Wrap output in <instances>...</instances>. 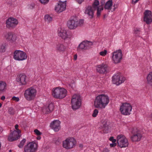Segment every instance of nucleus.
<instances>
[{"label": "nucleus", "instance_id": "obj_17", "mask_svg": "<svg viewBox=\"0 0 152 152\" xmlns=\"http://www.w3.org/2000/svg\"><path fill=\"white\" fill-rule=\"evenodd\" d=\"M144 21L147 24H149L152 22V15L151 12L149 10H146L144 13Z\"/></svg>", "mask_w": 152, "mask_h": 152}, {"label": "nucleus", "instance_id": "obj_8", "mask_svg": "<svg viewBox=\"0 0 152 152\" xmlns=\"http://www.w3.org/2000/svg\"><path fill=\"white\" fill-rule=\"evenodd\" d=\"M76 143L75 140L72 137H68L63 141V147L66 149H69L75 146Z\"/></svg>", "mask_w": 152, "mask_h": 152}, {"label": "nucleus", "instance_id": "obj_38", "mask_svg": "<svg viewBox=\"0 0 152 152\" xmlns=\"http://www.w3.org/2000/svg\"><path fill=\"white\" fill-rule=\"evenodd\" d=\"M26 142V140L25 139H23L21 141L19 144L18 145V146L20 148H22L25 144Z\"/></svg>", "mask_w": 152, "mask_h": 152}, {"label": "nucleus", "instance_id": "obj_5", "mask_svg": "<svg viewBox=\"0 0 152 152\" xmlns=\"http://www.w3.org/2000/svg\"><path fill=\"white\" fill-rule=\"evenodd\" d=\"M123 54L120 49L116 50L111 53V58L113 63L117 64L120 63L122 59Z\"/></svg>", "mask_w": 152, "mask_h": 152}, {"label": "nucleus", "instance_id": "obj_36", "mask_svg": "<svg viewBox=\"0 0 152 152\" xmlns=\"http://www.w3.org/2000/svg\"><path fill=\"white\" fill-rule=\"evenodd\" d=\"M107 51L106 50H102L99 53V55L102 57L105 56L107 55Z\"/></svg>", "mask_w": 152, "mask_h": 152}, {"label": "nucleus", "instance_id": "obj_35", "mask_svg": "<svg viewBox=\"0 0 152 152\" xmlns=\"http://www.w3.org/2000/svg\"><path fill=\"white\" fill-rule=\"evenodd\" d=\"M86 47V49L90 48L91 46L92 45L93 43L92 42L89 41H84Z\"/></svg>", "mask_w": 152, "mask_h": 152}, {"label": "nucleus", "instance_id": "obj_18", "mask_svg": "<svg viewBox=\"0 0 152 152\" xmlns=\"http://www.w3.org/2000/svg\"><path fill=\"white\" fill-rule=\"evenodd\" d=\"M66 1H59L56 7L55 10L56 12H61L64 11L66 9Z\"/></svg>", "mask_w": 152, "mask_h": 152}, {"label": "nucleus", "instance_id": "obj_31", "mask_svg": "<svg viewBox=\"0 0 152 152\" xmlns=\"http://www.w3.org/2000/svg\"><path fill=\"white\" fill-rule=\"evenodd\" d=\"M52 18L48 15H46L44 16V20L46 22L49 23L52 20Z\"/></svg>", "mask_w": 152, "mask_h": 152}, {"label": "nucleus", "instance_id": "obj_14", "mask_svg": "<svg viewBox=\"0 0 152 152\" xmlns=\"http://www.w3.org/2000/svg\"><path fill=\"white\" fill-rule=\"evenodd\" d=\"M142 137V134L140 131L136 129L132 132V135L131 137V139L133 142H137L141 140Z\"/></svg>", "mask_w": 152, "mask_h": 152}, {"label": "nucleus", "instance_id": "obj_21", "mask_svg": "<svg viewBox=\"0 0 152 152\" xmlns=\"http://www.w3.org/2000/svg\"><path fill=\"white\" fill-rule=\"evenodd\" d=\"M55 49L59 52L64 53L66 51V47L63 43L58 42L56 45Z\"/></svg>", "mask_w": 152, "mask_h": 152}, {"label": "nucleus", "instance_id": "obj_40", "mask_svg": "<svg viewBox=\"0 0 152 152\" xmlns=\"http://www.w3.org/2000/svg\"><path fill=\"white\" fill-rule=\"evenodd\" d=\"M8 112L10 114L13 115L15 113V111L12 108L10 107L9 108Z\"/></svg>", "mask_w": 152, "mask_h": 152}, {"label": "nucleus", "instance_id": "obj_44", "mask_svg": "<svg viewBox=\"0 0 152 152\" xmlns=\"http://www.w3.org/2000/svg\"><path fill=\"white\" fill-rule=\"evenodd\" d=\"M39 1L42 4H45L48 2L49 0H39Z\"/></svg>", "mask_w": 152, "mask_h": 152}, {"label": "nucleus", "instance_id": "obj_34", "mask_svg": "<svg viewBox=\"0 0 152 152\" xmlns=\"http://www.w3.org/2000/svg\"><path fill=\"white\" fill-rule=\"evenodd\" d=\"M85 43L84 41L80 43L78 46V49H86V47Z\"/></svg>", "mask_w": 152, "mask_h": 152}, {"label": "nucleus", "instance_id": "obj_52", "mask_svg": "<svg viewBox=\"0 0 152 152\" xmlns=\"http://www.w3.org/2000/svg\"><path fill=\"white\" fill-rule=\"evenodd\" d=\"M5 99V97L4 96H2L1 98V100H4Z\"/></svg>", "mask_w": 152, "mask_h": 152}, {"label": "nucleus", "instance_id": "obj_37", "mask_svg": "<svg viewBox=\"0 0 152 152\" xmlns=\"http://www.w3.org/2000/svg\"><path fill=\"white\" fill-rule=\"evenodd\" d=\"M140 33V29L136 28L134 30V34L135 36H139Z\"/></svg>", "mask_w": 152, "mask_h": 152}, {"label": "nucleus", "instance_id": "obj_42", "mask_svg": "<svg viewBox=\"0 0 152 152\" xmlns=\"http://www.w3.org/2000/svg\"><path fill=\"white\" fill-rule=\"evenodd\" d=\"M12 99L13 101L16 102H18L19 101V98L18 97H16L15 96H13Z\"/></svg>", "mask_w": 152, "mask_h": 152}, {"label": "nucleus", "instance_id": "obj_53", "mask_svg": "<svg viewBox=\"0 0 152 152\" xmlns=\"http://www.w3.org/2000/svg\"><path fill=\"white\" fill-rule=\"evenodd\" d=\"M104 0H102V1H101L100 2V3H101V6H102V5L104 4Z\"/></svg>", "mask_w": 152, "mask_h": 152}, {"label": "nucleus", "instance_id": "obj_57", "mask_svg": "<svg viewBox=\"0 0 152 152\" xmlns=\"http://www.w3.org/2000/svg\"><path fill=\"white\" fill-rule=\"evenodd\" d=\"M150 118L152 120V113L150 115Z\"/></svg>", "mask_w": 152, "mask_h": 152}, {"label": "nucleus", "instance_id": "obj_12", "mask_svg": "<svg viewBox=\"0 0 152 152\" xmlns=\"http://www.w3.org/2000/svg\"><path fill=\"white\" fill-rule=\"evenodd\" d=\"M125 80V77L120 73L115 74L112 77L113 82L117 86L124 83Z\"/></svg>", "mask_w": 152, "mask_h": 152}, {"label": "nucleus", "instance_id": "obj_46", "mask_svg": "<svg viewBox=\"0 0 152 152\" xmlns=\"http://www.w3.org/2000/svg\"><path fill=\"white\" fill-rule=\"evenodd\" d=\"M109 140L110 141H112V143L115 142H116V140L115 139H114L113 137H110L109 139Z\"/></svg>", "mask_w": 152, "mask_h": 152}, {"label": "nucleus", "instance_id": "obj_39", "mask_svg": "<svg viewBox=\"0 0 152 152\" xmlns=\"http://www.w3.org/2000/svg\"><path fill=\"white\" fill-rule=\"evenodd\" d=\"M99 113V111L97 109H94L93 112L92 114V116L93 117H96Z\"/></svg>", "mask_w": 152, "mask_h": 152}, {"label": "nucleus", "instance_id": "obj_19", "mask_svg": "<svg viewBox=\"0 0 152 152\" xmlns=\"http://www.w3.org/2000/svg\"><path fill=\"white\" fill-rule=\"evenodd\" d=\"M67 26L70 29H75L78 26V21L74 19L69 20L67 22Z\"/></svg>", "mask_w": 152, "mask_h": 152}, {"label": "nucleus", "instance_id": "obj_13", "mask_svg": "<svg viewBox=\"0 0 152 152\" xmlns=\"http://www.w3.org/2000/svg\"><path fill=\"white\" fill-rule=\"evenodd\" d=\"M18 23V20L12 17H10L7 20L6 22V27L8 28H13Z\"/></svg>", "mask_w": 152, "mask_h": 152}, {"label": "nucleus", "instance_id": "obj_25", "mask_svg": "<svg viewBox=\"0 0 152 152\" xmlns=\"http://www.w3.org/2000/svg\"><path fill=\"white\" fill-rule=\"evenodd\" d=\"M109 124V122L107 119H104L102 120L101 126L103 130H105V132L108 129Z\"/></svg>", "mask_w": 152, "mask_h": 152}, {"label": "nucleus", "instance_id": "obj_56", "mask_svg": "<svg viewBox=\"0 0 152 152\" xmlns=\"http://www.w3.org/2000/svg\"><path fill=\"white\" fill-rule=\"evenodd\" d=\"M41 137L39 136H38L37 137V139L38 140H39L41 139Z\"/></svg>", "mask_w": 152, "mask_h": 152}, {"label": "nucleus", "instance_id": "obj_51", "mask_svg": "<svg viewBox=\"0 0 152 152\" xmlns=\"http://www.w3.org/2000/svg\"><path fill=\"white\" fill-rule=\"evenodd\" d=\"M76 1L79 4H81L83 1V0H76Z\"/></svg>", "mask_w": 152, "mask_h": 152}, {"label": "nucleus", "instance_id": "obj_62", "mask_svg": "<svg viewBox=\"0 0 152 152\" xmlns=\"http://www.w3.org/2000/svg\"><path fill=\"white\" fill-rule=\"evenodd\" d=\"M115 8H114V9L113 10H112V11H114V10H115Z\"/></svg>", "mask_w": 152, "mask_h": 152}, {"label": "nucleus", "instance_id": "obj_16", "mask_svg": "<svg viewBox=\"0 0 152 152\" xmlns=\"http://www.w3.org/2000/svg\"><path fill=\"white\" fill-rule=\"evenodd\" d=\"M27 78L25 75L20 74L16 78V81L20 85H25L27 82Z\"/></svg>", "mask_w": 152, "mask_h": 152}, {"label": "nucleus", "instance_id": "obj_4", "mask_svg": "<svg viewBox=\"0 0 152 152\" xmlns=\"http://www.w3.org/2000/svg\"><path fill=\"white\" fill-rule=\"evenodd\" d=\"M82 100L80 95L77 94H73L71 100V107L72 109L76 110L79 109L81 105Z\"/></svg>", "mask_w": 152, "mask_h": 152}, {"label": "nucleus", "instance_id": "obj_54", "mask_svg": "<svg viewBox=\"0 0 152 152\" xmlns=\"http://www.w3.org/2000/svg\"><path fill=\"white\" fill-rule=\"evenodd\" d=\"M19 127V126L18 124H16L15 126V129H18V127Z\"/></svg>", "mask_w": 152, "mask_h": 152}, {"label": "nucleus", "instance_id": "obj_22", "mask_svg": "<svg viewBox=\"0 0 152 152\" xmlns=\"http://www.w3.org/2000/svg\"><path fill=\"white\" fill-rule=\"evenodd\" d=\"M54 108V106L53 104H50L48 105L44 106L42 109V111L45 114H48L52 111Z\"/></svg>", "mask_w": 152, "mask_h": 152}, {"label": "nucleus", "instance_id": "obj_50", "mask_svg": "<svg viewBox=\"0 0 152 152\" xmlns=\"http://www.w3.org/2000/svg\"><path fill=\"white\" fill-rule=\"evenodd\" d=\"M102 152H109V150L108 149L105 148L103 149Z\"/></svg>", "mask_w": 152, "mask_h": 152}, {"label": "nucleus", "instance_id": "obj_32", "mask_svg": "<svg viewBox=\"0 0 152 152\" xmlns=\"http://www.w3.org/2000/svg\"><path fill=\"white\" fill-rule=\"evenodd\" d=\"M99 1L98 0H95L92 4L93 8L96 10L99 6Z\"/></svg>", "mask_w": 152, "mask_h": 152}, {"label": "nucleus", "instance_id": "obj_26", "mask_svg": "<svg viewBox=\"0 0 152 152\" xmlns=\"http://www.w3.org/2000/svg\"><path fill=\"white\" fill-rule=\"evenodd\" d=\"M7 89V84L4 81H0V93L5 92Z\"/></svg>", "mask_w": 152, "mask_h": 152}, {"label": "nucleus", "instance_id": "obj_27", "mask_svg": "<svg viewBox=\"0 0 152 152\" xmlns=\"http://www.w3.org/2000/svg\"><path fill=\"white\" fill-rule=\"evenodd\" d=\"M146 79L147 83L152 86V71L149 72L147 75Z\"/></svg>", "mask_w": 152, "mask_h": 152}, {"label": "nucleus", "instance_id": "obj_9", "mask_svg": "<svg viewBox=\"0 0 152 152\" xmlns=\"http://www.w3.org/2000/svg\"><path fill=\"white\" fill-rule=\"evenodd\" d=\"M117 142L118 146L121 148L127 147L129 145L127 139L123 134L118 135L117 137Z\"/></svg>", "mask_w": 152, "mask_h": 152}, {"label": "nucleus", "instance_id": "obj_47", "mask_svg": "<svg viewBox=\"0 0 152 152\" xmlns=\"http://www.w3.org/2000/svg\"><path fill=\"white\" fill-rule=\"evenodd\" d=\"M116 144H117L116 143V142H113V143H112L110 144V146L111 147H114L116 146Z\"/></svg>", "mask_w": 152, "mask_h": 152}, {"label": "nucleus", "instance_id": "obj_41", "mask_svg": "<svg viewBox=\"0 0 152 152\" xmlns=\"http://www.w3.org/2000/svg\"><path fill=\"white\" fill-rule=\"evenodd\" d=\"M34 132L37 135H40L42 134V133L37 129H35L34 131Z\"/></svg>", "mask_w": 152, "mask_h": 152}, {"label": "nucleus", "instance_id": "obj_60", "mask_svg": "<svg viewBox=\"0 0 152 152\" xmlns=\"http://www.w3.org/2000/svg\"><path fill=\"white\" fill-rule=\"evenodd\" d=\"M12 151L11 150H9V152H12Z\"/></svg>", "mask_w": 152, "mask_h": 152}, {"label": "nucleus", "instance_id": "obj_30", "mask_svg": "<svg viewBox=\"0 0 152 152\" xmlns=\"http://www.w3.org/2000/svg\"><path fill=\"white\" fill-rule=\"evenodd\" d=\"M17 41H18L17 37L12 34L9 42L11 43H16Z\"/></svg>", "mask_w": 152, "mask_h": 152}, {"label": "nucleus", "instance_id": "obj_6", "mask_svg": "<svg viewBox=\"0 0 152 152\" xmlns=\"http://www.w3.org/2000/svg\"><path fill=\"white\" fill-rule=\"evenodd\" d=\"M132 109V105L129 103L125 102L122 104L120 107L119 110L122 115H129L131 114Z\"/></svg>", "mask_w": 152, "mask_h": 152}, {"label": "nucleus", "instance_id": "obj_20", "mask_svg": "<svg viewBox=\"0 0 152 152\" xmlns=\"http://www.w3.org/2000/svg\"><path fill=\"white\" fill-rule=\"evenodd\" d=\"M60 122L58 120H55L52 122L50 127L55 132H58L61 128Z\"/></svg>", "mask_w": 152, "mask_h": 152}, {"label": "nucleus", "instance_id": "obj_43", "mask_svg": "<svg viewBox=\"0 0 152 152\" xmlns=\"http://www.w3.org/2000/svg\"><path fill=\"white\" fill-rule=\"evenodd\" d=\"M84 23V20H80L78 21V26H81L83 25Z\"/></svg>", "mask_w": 152, "mask_h": 152}, {"label": "nucleus", "instance_id": "obj_61", "mask_svg": "<svg viewBox=\"0 0 152 152\" xmlns=\"http://www.w3.org/2000/svg\"><path fill=\"white\" fill-rule=\"evenodd\" d=\"M1 106H2V104L1 103H0V108L1 107Z\"/></svg>", "mask_w": 152, "mask_h": 152}, {"label": "nucleus", "instance_id": "obj_45", "mask_svg": "<svg viewBox=\"0 0 152 152\" xmlns=\"http://www.w3.org/2000/svg\"><path fill=\"white\" fill-rule=\"evenodd\" d=\"M15 130H16L14 131L13 132H15L16 133H17V134L18 136H20V134L21 133V131L18 129H16Z\"/></svg>", "mask_w": 152, "mask_h": 152}, {"label": "nucleus", "instance_id": "obj_24", "mask_svg": "<svg viewBox=\"0 0 152 152\" xmlns=\"http://www.w3.org/2000/svg\"><path fill=\"white\" fill-rule=\"evenodd\" d=\"M16 133L15 132H13L11 133L8 137V140L12 142L18 140L20 137V136H18Z\"/></svg>", "mask_w": 152, "mask_h": 152}, {"label": "nucleus", "instance_id": "obj_11", "mask_svg": "<svg viewBox=\"0 0 152 152\" xmlns=\"http://www.w3.org/2000/svg\"><path fill=\"white\" fill-rule=\"evenodd\" d=\"M57 33L58 36L64 40L70 39L72 37L71 33L67 32L64 28L61 27L58 28Z\"/></svg>", "mask_w": 152, "mask_h": 152}, {"label": "nucleus", "instance_id": "obj_49", "mask_svg": "<svg viewBox=\"0 0 152 152\" xmlns=\"http://www.w3.org/2000/svg\"><path fill=\"white\" fill-rule=\"evenodd\" d=\"M139 1V0H132V4H134L136 3H137Z\"/></svg>", "mask_w": 152, "mask_h": 152}, {"label": "nucleus", "instance_id": "obj_48", "mask_svg": "<svg viewBox=\"0 0 152 152\" xmlns=\"http://www.w3.org/2000/svg\"><path fill=\"white\" fill-rule=\"evenodd\" d=\"M34 4H30L28 6V7L29 9H32L34 8Z\"/></svg>", "mask_w": 152, "mask_h": 152}, {"label": "nucleus", "instance_id": "obj_15", "mask_svg": "<svg viewBox=\"0 0 152 152\" xmlns=\"http://www.w3.org/2000/svg\"><path fill=\"white\" fill-rule=\"evenodd\" d=\"M107 65L105 63H103L97 65L96 66V70L98 73L104 74L107 72Z\"/></svg>", "mask_w": 152, "mask_h": 152}, {"label": "nucleus", "instance_id": "obj_3", "mask_svg": "<svg viewBox=\"0 0 152 152\" xmlns=\"http://www.w3.org/2000/svg\"><path fill=\"white\" fill-rule=\"evenodd\" d=\"M37 94V89L34 87H31L25 90L23 95L25 99L30 101L34 100L35 99Z\"/></svg>", "mask_w": 152, "mask_h": 152}, {"label": "nucleus", "instance_id": "obj_58", "mask_svg": "<svg viewBox=\"0 0 152 152\" xmlns=\"http://www.w3.org/2000/svg\"><path fill=\"white\" fill-rule=\"evenodd\" d=\"M1 48H4V46L3 45H1Z\"/></svg>", "mask_w": 152, "mask_h": 152}, {"label": "nucleus", "instance_id": "obj_10", "mask_svg": "<svg viewBox=\"0 0 152 152\" xmlns=\"http://www.w3.org/2000/svg\"><path fill=\"white\" fill-rule=\"evenodd\" d=\"M38 143L34 141L29 142L24 147V152H35L37 149Z\"/></svg>", "mask_w": 152, "mask_h": 152}, {"label": "nucleus", "instance_id": "obj_55", "mask_svg": "<svg viewBox=\"0 0 152 152\" xmlns=\"http://www.w3.org/2000/svg\"><path fill=\"white\" fill-rule=\"evenodd\" d=\"M77 55H75L74 56V59L75 60H76L77 59Z\"/></svg>", "mask_w": 152, "mask_h": 152}, {"label": "nucleus", "instance_id": "obj_29", "mask_svg": "<svg viewBox=\"0 0 152 152\" xmlns=\"http://www.w3.org/2000/svg\"><path fill=\"white\" fill-rule=\"evenodd\" d=\"M11 32H4L3 34L4 38L8 42L9 41L12 34Z\"/></svg>", "mask_w": 152, "mask_h": 152}, {"label": "nucleus", "instance_id": "obj_23", "mask_svg": "<svg viewBox=\"0 0 152 152\" xmlns=\"http://www.w3.org/2000/svg\"><path fill=\"white\" fill-rule=\"evenodd\" d=\"M85 13L87 14L89 18H92L94 17V11L93 8L91 6H88L87 7L85 10Z\"/></svg>", "mask_w": 152, "mask_h": 152}, {"label": "nucleus", "instance_id": "obj_1", "mask_svg": "<svg viewBox=\"0 0 152 152\" xmlns=\"http://www.w3.org/2000/svg\"><path fill=\"white\" fill-rule=\"evenodd\" d=\"M110 102L109 96L105 94H101L97 95L94 101V106L97 108L104 109Z\"/></svg>", "mask_w": 152, "mask_h": 152}, {"label": "nucleus", "instance_id": "obj_7", "mask_svg": "<svg viewBox=\"0 0 152 152\" xmlns=\"http://www.w3.org/2000/svg\"><path fill=\"white\" fill-rule=\"evenodd\" d=\"M27 57L26 53L23 51L16 50L13 53V59L17 61H22L26 60Z\"/></svg>", "mask_w": 152, "mask_h": 152}, {"label": "nucleus", "instance_id": "obj_59", "mask_svg": "<svg viewBox=\"0 0 152 152\" xmlns=\"http://www.w3.org/2000/svg\"><path fill=\"white\" fill-rule=\"evenodd\" d=\"M2 130V128L0 127V132H1Z\"/></svg>", "mask_w": 152, "mask_h": 152}, {"label": "nucleus", "instance_id": "obj_33", "mask_svg": "<svg viewBox=\"0 0 152 152\" xmlns=\"http://www.w3.org/2000/svg\"><path fill=\"white\" fill-rule=\"evenodd\" d=\"M97 9V15L98 16H99L101 15V12L103 10L104 8L102 6H99Z\"/></svg>", "mask_w": 152, "mask_h": 152}, {"label": "nucleus", "instance_id": "obj_2", "mask_svg": "<svg viewBox=\"0 0 152 152\" xmlns=\"http://www.w3.org/2000/svg\"><path fill=\"white\" fill-rule=\"evenodd\" d=\"M52 94L55 98L62 99L66 96L67 91L63 88L57 87L52 89Z\"/></svg>", "mask_w": 152, "mask_h": 152}, {"label": "nucleus", "instance_id": "obj_63", "mask_svg": "<svg viewBox=\"0 0 152 152\" xmlns=\"http://www.w3.org/2000/svg\"><path fill=\"white\" fill-rule=\"evenodd\" d=\"M72 88H73V87L72 86Z\"/></svg>", "mask_w": 152, "mask_h": 152}, {"label": "nucleus", "instance_id": "obj_28", "mask_svg": "<svg viewBox=\"0 0 152 152\" xmlns=\"http://www.w3.org/2000/svg\"><path fill=\"white\" fill-rule=\"evenodd\" d=\"M112 5L113 2L112 0H109L105 3L104 7V9L107 10H111Z\"/></svg>", "mask_w": 152, "mask_h": 152}]
</instances>
